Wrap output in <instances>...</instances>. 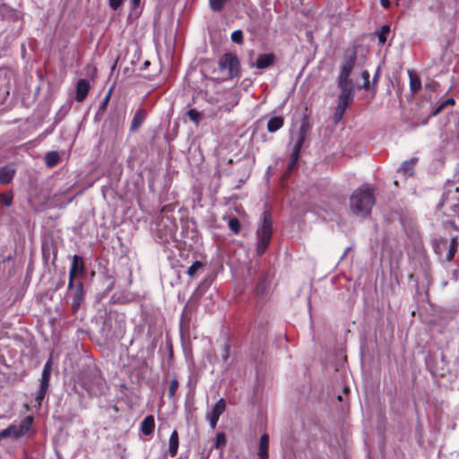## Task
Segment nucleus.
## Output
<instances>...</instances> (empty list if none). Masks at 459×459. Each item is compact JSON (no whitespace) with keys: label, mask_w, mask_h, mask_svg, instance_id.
Returning a JSON list of instances; mask_svg holds the SVG:
<instances>
[{"label":"nucleus","mask_w":459,"mask_h":459,"mask_svg":"<svg viewBox=\"0 0 459 459\" xmlns=\"http://www.w3.org/2000/svg\"><path fill=\"white\" fill-rule=\"evenodd\" d=\"M375 204L373 190L368 185L357 188L350 197V207L353 214L365 218Z\"/></svg>","instance_id":"nucleus-1"},{"label":"nucleus","mask_w":459,"mask_h":459,"mask_svg":"<svg viewBox=\"0 0 459 459\" xmlns=\"http://www.w3.org/2000/svg\"><path fill=\"white\" fill-rule=\"evenodd\" d=\"M273 235V221L271 213L264 211L262 214V221L256 230V253L262 255L267 249Z\"/></svg>","instance_id":"nucleus-2"},{"label":"nucleus","mask_w":459,"mask_h":459,"mask_svg":"<svg viewBox=\"0 0 459 459\" xmlns=\"http://www.w3.org/2000/svg\"><path fill=\"white\" fill-rule=\"evenodd\" d=\"M240 64L238 56L232 53L224 54L218 62V79L226 81L238 76Z\"/></svg>","instance_id":"nucleus-3"},{"label":"nucleus","mask_w":459,"mask_h":459,"mask_svg":"<svg viewBox=\"0 0 459 459\" xmlns=\"http://www.w3.org/2000/svg\"><path fill=\"white\" fill-rule=\"evenodd\" d=\"M32 422L33 418L27 416L21 423L10 425L8 428L0 431V439L5 437L19 438L25 436L29 432Z\"/></svg>","instance_id":"nucleus-4"},{"label":"nucleus","mask_w":459,"mask_h":459,"mask_svg":"<svg viewBox=\"0 0 459 459\" xmlns=\"http://www.w3.org/2000/svg\"><path fill=\"white\" fill-rule=\"evenodd\" d=\"M308 124L307 122H303L300 126L299 134L296 139V143L293 146L290 161L288 163L289 170H291L295 166L299 158V153L301 147L305 142L306 134L307 132Z\"/></svg>","instance_id":"nucleus-5"},{"label":"nucleus","mask_w":459,"mask_h":459,"mask_svg":"<svg viewBox=\"0 0 459 459\" xmlns=\"http://www.w3.org/2000/svg\"><path fill=\"white\" fill-rule=\"evenodd\" d=\"M340 93L338 100L346 104H351L354 100L355 87L352 81H337Z\"/></svg>","instance_id":"nucleus-6"},{"label":"nucleus","mask_w":459,"mask_h":459,"mask_svg":"<svg viewBox=\"0 0 459 459\" xmlns=\"http://www.w3.org/2000/svg\"><path fill=\"white\" fill-rule=\"evenodd\" d=\"M356 59L357 55L355 52H351V54H345L344 61L341 67V71L338 75L337 81H351L350 79V75L355 66Z\"/></svg>","instance_id":"nucleus-7"},{"label":"nucleus","mask_w":459,"mask_h":459,"mask_svg":"<svg viewBox=\"0 0 459 459\" xmlns=\"http://www.w3.org/2000/svg\"><path fill=\"white\" fill-rule=\"evenodd\" d=\"M226 403L224 399H220L206 414L210 426L212 429L216 428L217 422L221 415L225 411Z\"/></svg>","instance_id":"nucleus-8"},{"label":"nucleus","mask_w":459,"mask_h":459,"mask_svg":"<svg viewBox=\"0 0 459 459\" xmlns=\"http://www.w3.org/2000/svg\"><path fill=\"white\" fill-rule=\"evenodd\" d=\"M240 92L238 91H229L225 93L226 102L219 107L221 111L230 112L239 102Z\"/></svg>","instance_id":"nucleus-9"},{"label":"nucleus","mask_w":459,"mask_h":459,"mask_svg":"<svg viewBox=\"0 0 459 459\" xmlns=\"http://www.w3.org/2000/svg\"><path fill=\"white\" fill-rule=\"evenodd\" d=\"M276 56L273 53L259 55L255 63L251 62L250 66L257 69H265L274 64Z\"/></svg>","instance_id":"nucleus-10"},{"label":"nucleus","mask_w":459,"mask_h":459,"mask_svg":"<svg viewBox=\"0 0 459 459\" xmlns=\"http://www.w3.org/2000/svg\"><path fill=\"white\" fill-rule=\"evenodd\" d=\"M90 90V83L86 79H80L75 85V100L82 102L87 97Z\"/></svg>","instance_id":"nucleus-11"},{"label":"nucleus","mask_w":459,"mask_h":459,"mask_svg":"<svg viewBox=\"0 0 459 459\" xmlns=\"http://www.w3.org/2000/svg\"><path fill=\"white\" fill-rule=\"evenodd\" d=\"M258 455L260 459H268L269 457V436L263 434L259 440Z\"/></svg>","instance_id":"nucleus-12"},{"label":"nucleus","mask_w":459,"mask_h":459,"mask_svg":"<svg viewBox=\"0 0 459 459\" xmlns=\"http://www.w3.org/2000/svg\"><path fill=\"white\" fill-rule=\"evenodd\" d=\"M15 174V169L12 166H4L0 169V184H9Z\"/></svg>","instance_id":"nucleus-13"},{"label":"nucleus","mask_w":459,"mask_h":459,"mask_svg":"<svg viewBox=\"0 0 459 459\" xmlns=\"http://www.w3.org/2000/svg\"><path fill=\"white\" fill-rule=\"evenodd\" d=\"M146 118V112L143 109H138L132 119L130 130L136 131L140 128V126L143 124Z\"/></svg>","instance_id":"nucleus-14"},{"label":"nucleus","mask_w":459,"mask_h":459,"mask_svg":"<svg viewBox=\"0 0 459 459\" xmlns=\"http://www.w3.org/2000/svg\"><path fill=\"white\" fill-rule=\"evenodd\" d=\"M83 270H84V266H83V261H82V257L77 255H74L71 268L69 271L70 278H74L77 275L79 271L82 273Z\"/></svg>","instance_id":"nucleus-15"},{"label":"nucleus","mask_w":459,"mask_h":459,"mask_svg":"<svg viewBox=\"0 0 459 459\" xmlns=\"http://www.w3.org/2000/svg\"><path fill=\"white\" fill-rule=\"evenodd\" d=\"M84 299V291H83V285L82 282H79L75 286V290L73 296V307L77 309Z\"/></svg>","instance_id":"nucleus-16"},{"label":"nucleus","mask_w":459,"mask_h":459,"mask_svg":"<svg viewBox=\"0 0 459 459\" xmlns=\"http://www.w3.org/2000/svg\"><path fill=\"white\" fill-rule=\"evenodd\" d=\"M155 427V420L154 417L152 415H149L143 419V420L141 423V431L146 435H151Z\"/></svg>","instance_id":"nucleus-17"},{"label":"nucleus","mask_w":459,"mask_h":459,"mask_svg":"<svg viewBox=\"0 0 459 459\" xmlns=\"http://www.w3.org/2000/svg\"><path fill=\"white\" fill-rule=\"evenodd\" d=\"M417 162L418 158L416 157L403 161L399 169V172H402L405 177L411 176L413 174V168Z\"/></svg>","instance_id":"nucleus-18"},{"label":"nucleus","mask_w":459,"mask_h":459,"mask_svg":"<svg viewBox=\"0 0 459 459\" xmlns=\"http://www.w3.org/2000/svg\"><path fill=\"white\" fill-rule=\"evenodd\" d=\"M178 449V434L177 430H174L169 440V453L173 457L177 455Z\"/></svg>","instance_id":"nucleus-19"},{"label":"nucleus","mask_w":459,"mask_h":459,"mask_svg":"<svg viewBox=\"0 0 459 459\" xmlns=\"http://www.w3.org/2000/svg\"><path fill=\"white\" fill-rule=\"evenodd\" d=\"M409 77H410V89L411 91L415 94L418 92L421 88V82L419 78V76L413 72L409 71Z\"/></svg>","instance_id":"nucleus-20"},{"label":"nucleus","mask_w":459,"mask_h":459,"mask_svg":"<svg viewBox=\"0 0 459 459\" xmlns=\"http://www.w3.org/2000/svg\"><path fill=\"white\" fill-rule=\"evenodd\" d=\"M283 118L281 117H273L268 120L267 130L274 133L283 126Z\"/></svg>","instance_id":"nucleus-21"},{"label":"nucleus","mask_w":459,"mask_h":459,"mask_svg":"<svg viewBox=\"0 0 459 459\" xmlns=\"http://www.w3.org/2000/svg\"><path fill=\"white\" fill-rule=\"evenodd\" d=\"M49 385H45L44 384L39 385V390L36 392L35 398H34V407L39 408L41 406L42 401L45 398V395L47 394V391L48 389Z\"/></svg>","instance_id":"nucleus-22"},{"label":"nucleus","mask_w":459,"mask_h":459,"mask_svg":"<svg viewBox=\"0 0 459 459\" xmlns=\"http://www.w3.org/2000/svg\"><path fill=\"white\" fill-rule=\"evenodd\" d=\"M348 105L349 104H346V103H343V102H341L338 100L337 106L335 108V111L333 114V119H334L335 123H338L342 120Z\"/></svg>","instance_id":"nucleus-23"},{"label":"nucleus","mask_w":459,"mask_h":459,"mask_svg":"<svg viewBox=\"0 0 459 459\" xmlns=\"http://www.w3.org/2000/svg\"><path fill=\"white\" fill-rule=\"evenodd\" d=\"M59 161V155L56 152H49L45 157L46 165L49 168L56 166Z\"/></svg>","instance_id":"nucleus-24"},{"label":"nucleus","mask_w":459,"mask_h":459,"mask_svg":"<svg viewBox=\"0 0 459 459\" xmlns=\"http://www.w3.org/2000/svg\"><path fill=\"white\" fill-rule=\"evenodd\" d=\"M457 247H458V242H457V239L455 238H453L451 240H450V243H449V249H448V252L446 253V259L448 261H451L454 256H455V254L457 250Z\"/></svg>","instance_id":"nucleus-25"},{"label":"nucleus","mask_w":459,"mask_h":459,"mask_svg":"<svg viewBox=\"0 0 459 459\" xmlns=\"http://www.w3.org/2000/svg\"><path fill=\"white\" fill-rule=\"evenodd\" d=\"M229 0H209V4L213 12H221Z\"/></svg>","instance_id":"nucleus-26"},{"label":"nucleus","mask_w":459,"mask_h":459,"mask_svg":"<svg viewBox=\"0 0 459 459\" xmlns=\"http://www.w3.org/2000/svg\"><path fill=\"white\" fill-rule=\"evenodd\" d=\"M186 115L189 117V119L192 120L196 125L199 124V122L202 118V113L197 111L195 108H191V109L187 110Z\"/></svg>","instance_id":"nucleus-27"},{"label":"nucleus","mask_w":459,"mask_h":459,"mask_svg":"<svg viewBox=\"0 0 459 459\" xmlns=\"http://www.w3.org/2000/svg\"><path fill=\"white\" fill-rule=\"evenodd\" d=\"M390 31V27L388 25H384L381 27V30L378 34V41L380 44L384 45L386 42V34Z\"/></svg>","instance_id":"nucleus-28"},{"label":"nucleus","mask_w":459,"mask_h":459,"mask_svg":"<svg viewBox=\"0 0 459 459\" xmlns=\"http://www.w3.org/2000/svg\"><path fill=\"white\" fill-rule=\"evenodd\" d=\"M229 228L235 233L238 234L240 230V222L237 218H231L228 222Z\"/></svg>","instance_id":"nucleus-29"},{"label":"nucleus","mask_w":459,"mask_h":459,"mask_svg":"<svg viewBox=\"0 0 459 459\" xmlns=\"http://www.w3.org/2000/svg\"><path fill=\"white\" fill-rule=\"evenodd\" d=\"M203 266V263L200 261H195L193 264L188 268L187 274L189 277H195L196 272Z\"/></svg>","instance_id":"nucleus-30"},{"label":"nucleus","mask_w":459,"mask_h":459,"mask_svg":"<svg viewBox=\"0 0 459 459\" xmlns=\"http://www.w3.org/2000/svg\"><path fill=\"white\" fill-rule=\"evenodd\" d=\"M13 203V195L11 194H0V204L9 207L12 205Z\"/></svg>","instance_id":"nucleus-31"},{"label":"nucleus","mask_w":459,"mask_h":459,"mask_svg":"<svg viewBox=\"0 0 459 459\" xmlns=\"http://www.w3.org/2000/svg\"><path fill=\"white\" fill-rule=\"evenodd\" d=\"M178 388V381L177 379H172L169 383V393H168L169 398H173L175 396Z\"/></svg>","instance_id":"nucleus-32"},{"label":"nucleus","mask_w":459,"mask_h":459,"mask_svg":"<svg viewBox=\"0 0 459 459\" xmlns=\"http://www.w3.org/2000/svg\"><path fill=\"white\" fill-rule=\"evenodd\" d=\"M455 104V100L453 98L447 99L446 101H444L439 107L433 112V115L436 116L438 113H440L445 107L446 106H454Z\"/></svg>","instance_id":"nucleus-33"},{"label":"nucleus","mask_w":459,"mask_h":459,"mask_svg":"<svg viewBox=\"0 0 459 459\" xmlns=\"http://www.w3.org/2000/svg\"><path fill=\"white\" fill-rule=\"evenodd\" d=\"M226 445V437L225 434L221 432L216 435L215 441V448H220L221 446H224Z\"/></svg>","instance_id":"nucleus-34"},{"label":"nucleus","mask_w":459,"mask_h":459,"mask_svg":"<svg viewBox=\"0 0 459 459\" xmlns=\"http://www.w3.org/2000/svg\"><path fill=\"white\" fill-rule=\"evenodd\" d=\"M231 40L237 44L243 42V32L240 30H237L231 33Z\"/></svg>","instance_id":"nucleus-35"},{"label":"nucleus","mask_w":459,"mask_h":459,"mask_svg":"<svg viewBox=\"0 0 459 459\" xmlns=\"http://www.w3.org/2000/svg\"><path fill=\"white\" fill-rule=\"evenodd\" d=\"M50 376L51 372L43 369L40 383L44 384L45 385H49Z\"/></svg>","instance_id":"nucleus-36"},{"label":"nucleus","mask_w":459,"mask_h":459,"mask_svg":"<svg viewBox=\"0 0 459 459\" xmlns=\"http://www.w3.org/2000/svg\"><path fill=\"white\" fill-rule=\"evenodd\" d=\"M110 96H111V90H109V91L108 92V94L105 96V98L103 99L102 100V103L100 105V111H104L107 108V105L110 100Z\"/></svg>","instance_id":"nucleus-37"},{"label":"nucleus","mask_w":459,"mask_h":459,"mask_svg":"<svg viewBox=\"0 0 459 459\" xmlns=\"http://www.w3.org/2000/svg\"><path fill=\"white\" fill-rule=\"evenodd\" d=\"M361 76L364 80V83H363V88H368V84H369V74L368 71H363L361 73Z\"/></svg>","instance_id":"nucleus-38"},{"label":"nucleus","mask_w":459,"mask_h":459,"mask_svg":"<svg viewBox=\"0 0 459 459\" xmlns=\"http://www.w3.org/2000/svg\"><path fill=\"white\" fill-rule=\"evenodd\" d=\"M123 3V0H109V6L113 10H117Z\"/></svg>","instance_id":"nucleus-39"},{"label":"nucleus","mask_w":459,"mask_h":459,"mask_svg":"<svg viewBox=\"0 0 459 459\" xmlns=\"http://www.w3.org/2000/svg\"><path fill=\"white\" fill-rule=\"evenodd\" d=\"M51 365H52L51 359H49L47 361V363L45 364V366H44V368H43V369H44V370H48V371L51 372V369H52V368H51Z\"/></svg>","instance_id":"nucleus-40"},{"label":"nucleus","mask_w":459,"mask_h":459,"mask_svg":"<svg viewBox=\"0 0 459 459\" xmlns=\"http://www.w3.org/2000/svg\"><path fill=\"white\" fill-rule=\"evenodd\" d=\"M380 3H381V5L384 7V8H389L390 5H391V3L389 0H380Z\"/></svg>","instance_id":"nucleus-41"},{"label":"nucleus","mask_w":459,"mask_h":459,"mask_svg":"<svg viewBox=\"0 0 459 459\" xmlns=\"http://www.w3.org/2000/svg\"><path fill=\"white\" fill-rule=\"evenodd\" d=\"M229 357V348L227 345L224 346V355H223V359L224 360H226Z\"/></svg>","instance_id":"nucleus-42"},{"label":"nucleus","mask_w":459,"mask_h":459,"mask_svg":"<svg viewBox=\"0 0 459 459\" xmlns=\"http://www.w3.org/2000/svg\"><path fill=\"white\" fill-rule=\"evenodd\" d=\"M74 278H70L69 277V282H68V289L69 290H72L74 287Z\"/></svg>","instance_id":"nucleus-43"},{"label":"nucleus","mask_w":459,"mask_h":459,"mask_svg":"<svg viewBox=\"0 0 459 459\" xmlns=\"http://www.w3.org/2000/svg\"><path fill=\"white\" fill-rule=\"evenodd\" d=\"M134 5H137L140 0H132Z\"/></svg>","instance_id":"nucleus-44"},{"label":"nucleus","mask_w":459,"mask_h":459,"mask_svg":"<svg viewBox=\"0 0 459 459\" xmlns=\"http://www.w3.org/2000/svg\"><path fill=\"white\" fill-rule=\"evenodd\" d=\"M264 290V286L258 287V291L259 292L263 293Z\"/></svg>","instance_id":"nucleus-45"},{"label":"nucleus","mask_w":459,"mask_h":459,"mask_svg":"<svg viewBox=\"0 0 459 459\" xmlns=\"http://www.w3.org/2000/svg\"><path fill=\"white\" fill-rule=\"evenodd\" d=\"M377 74H376V75L374 76V78H373V82H377Z\"/></svg>","instance_id":"nucleus-46"},{"label":"nucleus","mask_w":459,"mask_h":459,"mask_svg":"<svg viewBox=\"0 0 459 459\" xmlns=\"http://www.w3.org/2000/svg\"><path fill=\"white\" fill-rule=\"evenodd\" d=\"M199 459H207V457L203 455L199 456Z\"/></svg>","instance_id":"nucleus-47"},{"label":"nucleus","mask_w":459,"mask_h":459,"mask_svg":"<svg viewBox=\"0 0 459 459\" xmlns=\"http://www.w3.org/2000/svg\"><path fill=\"white\" fill-rule=\"evenodd\" d=\"M26 459H32L31 457H27Z\"/></svg>","instance_id":"nucleus-48"}]
</instances>
